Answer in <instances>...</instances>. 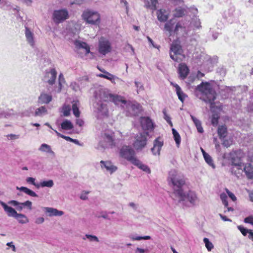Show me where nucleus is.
I'll return each instance as SVG.
<instances>
[{"label":"nucleus","instance_id":"e433bc0d","mask_svg":"<svg viewBox=\"0 0 253 253\" xmlns=\"http://www.w3.org/2000/svg\"><path fill=\"white\" fill-rule=\"evenodd\" d=\"M185 28L184 24L182 21L176 23L173 29V33L177 34L179 31H183Z\"/></svg>","mask_w":253,"mask_h":253},{"label":"nucleus","instance_id":"aec40b11","mask_svg":"<svg viewBox=\"0 0 253 253\" xmlns=\"http://www.w3.org/2000/svg\"><path fill=\"white\" fill-rule=\"evenodd\" d=\"M96 109L98 115L101 116H107L108 109L106 104L98 102L97 104Z\"/></svg>","mask_w":253,"mask_h":253},{"label":"nucleus","instance_id":"79ce46f5","mask_svg":"<svg viewBox=\"0 0 253 253\" xmlns=\"http://www.w3.org/2000/svg\"><path fill=\"white\" fill-rule=\"evenodd\" d=\"M88 239L89 242H99V240L98 237L95 235H92L90 234H85L84 237L83 238L84 240L86 239Z\"/></svg>","mask_w":253,"mask_h":253},{"label":"nucleus","instance_id":"20e7f679","mask_svg":"<svg viewBox=\"0 0 253 253\" xmlns=\"http://www.w3.org/2000/svg\"><path fill=\"white\" fill-rule=\"evenodd\" d=\"M229 156L232 165L231 172L239 177L243 172L242 167L244 166L241 159V152L240 151H233L229 153Z\"/></svg>","mask_w":253,"mask_h":253},{"label":"nucleus","instance_id":"f03ea898","mask_svg":"<svg viewBox=\"0 0 253 253\" xmlns=\"http://www.w3.org/2000/svg\"><path fill=\"white\" fill-rule=\"evenodd\" d=\"M196 91H199L201 93L199 98L206 103H210L212 107L214 104L216 92L212 88L211 85L208 82H203L197 86Z\"/></svg>","mask_w":253,"mask_h":253},{"label":"nucleus","instance_id":"9b49d317","mask_svg":"<svg viewBox=\"0 0 253 253\" xmlns=\"http://www.w3.org/2000/svg\"><path fill=\"white\" fill-rule=\"evenodd\" d=\"M111 50V43L108 40L102 37L99 40L98 51L99 52L105 55Z\"/></svg>","mask_w":253,"mask_h":253},{"label":"nucleus","instance_id":"69168bd1","mask_svg":"<svg viewBox=\"0 0 253 253\" xmlns=\"http://www.w3.org/2000/svg\"><path fill=\"white\" fill-rule=\"evenodd\" d=\"M231 144L232 141L230 140H223L222 142V145L227 148L229 147L231 145Z\"/></svg>","mask_w":253,"mask_h":253},{"label":"nucleus","instance_id":"f257e3e1","mask_svg":"<svg viewBox=\"0 0 253 253\" xmlns=\"http://www.w3.org/2000/svg\"><path fill=\"white\" fill-rule=\"evenodd\" d=\"M169 185L172 188L173 192L171 197L173 199L180 202L189 201L194 204L197 200L196 194L191 191L188 193L184 191L185 181L174 169L171 170L168 178Z\"/></svg>","mask_w":253,"mask_h":253},{"label":"nucleus","instance_id":"8fccbe9b","mask_svg":"<svg viewBox=\"0 0 253 253\" xmlns=\"http://www.w3.org/2000/svg\"><path fill=\"white\" fill-rule=\"evenodd\" d=\"M135 85L137 88V92L138 93L139 92L143 91L144 90V87L142 84L139 82H135Z\"/></svg>","mask_w":253,"mask_h":253},{"label":"nucleus","instance_id":"052dcab7","mask_svg":"<svg viewBox=\"0 0 253 253\" xmlns=\"http://www.w3.org/2000/svg\"><path fill=\"white\" fill-rule=\"evenodd\" d=\"M226 191L228 194L229 197L233 201H235L236 200V197L234 195L233 193L231 192L228 189H226Z\"/></svg>","mask_w":253,"mask_h":253},{"label":"nucleus","instance_id":"3c124183","mask_svg":"<svg viewBox=\"0 0 253 253\" xmlns=\"http://www.w3.org/2000/svg\"><path fill=\"white\" fill-rule=\"evenodd\" d=\"M23 208H27L28 210H32V203L30 201H26L23 203H21Z\"/></svg>","mask_w":253,"mask_h":253},{"label":"nucleus","instance_id":"a878e982","mask_svg":"<svg viewBox=\"0 0 253 253\" xmlns=\"http://www.w3.org/2000/svg\"><path fill=\"white\" fill-rule=\"evenodd\" d=\"M171 84L175 88L176 94L178 96V99L183 102L186 95L183 93L180 86L176 84L171 82Z\"/></svg>","mask_w":253,"mask_h":253},{"label":"nucleus","instance_id":"c85d7f7f","mask_svg":"<svg viewBox=\"0 0 253 253\" xmlns=\"http://www.w3.org/2000/svg\"><path fill=\"white\" fill-rule=\"evenodd\" d=\"M39 150L42 152L48 153L53 156H55V153L52 150L50 146L46 144H42L40 147L39 148Z\"/></svg>","mask_w":253,"mask_h":253},{"label":"nucleus","instance_id":"393cba45","mask_svg":"<svg viewBox=\"0 0 253 253\" xmlns=\"http://www.w3.org/2000/svg\"><path fill=\"white\" fill-rule=\"evenodd\" d=\"M132 164L137 167L139 169L142 170L143 171L148 173H150L151 172V170L149 168V167L147 165L143 164L140 160H139L137 158L135 160H134Z\"/></svg>","mask_w":253,"mask_h":253},{"label":"nucleus","instance_id":"bf43d9fd","mask_svg":"<svg viewBox=\"0 0 253 253\" xmlns=\"http://www.w3.org/2000/svg\"><path fill=\"white\" fill-rule=\"evenodd\" d=\"M85 0H74V1H70L69 5L70 6L73 5V4H81Z\"/></svg>","mask_w":253,"mask_h":253},{"label":"nucleus","instance_id":"680f3d73","mask_svg":"<svg viewBox=\"0 0 253 253\" xmlns=\"http://www.w3.org/2000/svg\"><path fill=\"white\" fill-rule=\"evenodd\" d=\"M163 113L164 114V119L170 125V126H172V123L170 121V118L169 116L165 111H163Z\"/></svg>","mask_w":253,"mask_h":253},{"label":"nucleus","instance_id":"dca6fc26","mask_svg":"<svg viewBox=\"0 0 253 253\" xmlns=\"http://www.w3.org/2000/svg\"><path fill=\"white\" fill-rule=\"evenodd\" d=\"M100 163L101 169H105L111 174L116 171L117 169V167L114 166L110 161H101Z\"/></svg>","mask_w":253,"mask_h":253},{"label":"nucleus","instance_id":"0e129e2a","mask_svg":"<svg viewBox=\"0 0 253 253\" xmlns=\"http://www.w3.org/2000/svg\"><path fill=\"white\" fill-rule=\"evenodd\" d=\"M121 4H123L126 8V13H128V3L126 0H120Z\"/></svg>","mask_w":253,"mask_h":253},{"label":"nucleus","instance_id":"6e6552de","mask_svg":"<svg viewBox=\"0 0 253 253\" xmlns=\"http://www.w3.org/2000/svg\"><path fill=\"white\" fill-rule=\"evenodd\" d=\"M120 156L126 159L131 163L136 158L135 157V152L131 147L127 146H124L120 151Z\"/></svg>","mask_w":253,"mask_h":253},{"label":"nucleus","instance_id":"ea45409f","mask_svg":"<svg viewBox=\"0 0 253 253\" xmlns=\"http://www.w3.org/2000/svg\"><path fill=\"white\" fill-rule=\"evenodd\" d=\"M47 109L44 106H42L38 108L35 113V116H42L47 114Z\"/></svg>","mask_w":253,"mask_h":253},{"label":"nucleus","instance_id":"7ed1b4c3","mask_svg":"<svg viewBox=\"0 0 253 253\" xmlns=\"http://www.w3.org/2000/svg\"><path fill=\"white\" fill-rule=\"evenodd\" d=\"M95 97L98 101L104 102L111 101L116 105H119L122 101V96L114 94L107 88H100L96 92Z\"/></svg>","mask_w":253,"mask_h":253},{"label":"nucleus","instance_id":"cd10ccee","mask_svg":"<svg viewBox=\"0 0 253 253\" xmlns=\"http://www.w3.org/2000/svg\"><path fill=\"white\" fill-rule=\"evenodd\" d=\"M175 22L173 19H170L168 21L165 25L164 29L166 31L169 32V35H171L173 33V29L174 28V25Z\"/></svg>","mask_w":253,"mask_h":253},{"label":"nucleus","instance_id":"774afa93","mask_svg":"<svg viewBox=\"0 0 253 253\" xmlns=\"http://www.w3.org/2000/svg\"><path fill=\"white\" fill-rule=\"evenodd\" d=\"M148 252L147 249H143L140 248H137L135 250V253H145Z\"/></svg>","mask_w":253,"mask_h":253},{"label":"nucleus","instance_id":"c9c22d12","mask_svg":"<svg viewBox=\"0 0 253 253\" xmlns=\"http://www.w3.org/2000/svg\"><path fill=\"white\" fill-rule=\"evenodd\" d=\"M54 185V182L52 180L50 179L47 181H42L39 183V188L40 187H47L48 188H51Z\"/></svg>","mask_w":253,"mask_h":253},{"label":"nucleus","instance_id":"5fc2aeb1","mask_svg":"<svg viewBox=\"0 0 253 253\" xmlns=\"http://www.w3.org/2000/svg\"><path fill=\"white\" fill-rule=\"evenodd\" d=\"M238 228L241 232V233L244 236H246L247 233H248L249 231H250L249 229H246L241 226H239L238 227Z\"/></svg>","mask_w":253,"mask_h":253},{"label":"nucleus","instance_id":"72a5a7b5","mask_svg":"<svg viewBox=\"0 0 253 253\" xmlns=\"http://www.w3.org/2000/svg\"><path fill=\"white\" fill-rule=\"evenodd\" d=\"M25 35L28 42L33 46L34 43L33 34L28 28H26Z\"/></svg>","mask_w":253,"mask_h":253},{"label":"nucleus","instance_id":"423d86ee","mask_svg":"<svg viewBox=\"0 0 253 253\" xmlns=\"http://www.w3.org/2000/svg\"><path fill=\"white\" fill-rule=\"evenodd\" d=\"M82 17L87 23L92 25H98L100 21V15L99 13L94 10H86L84 11Z\"/></svg>","mask_w":253,"mask_h":253},{"label":"nucleus","instance_id":"c756f323","mask_svg":"<svg viewBox=\"0 0 253 253\" xmlns=\"http://www.w3.org/2000/svg\"><path fill=\"white\" fill-rule=\"evenodd\" d=\"M16 189H17L20 191H22L30 196H32L33 197H38V195L35 192H34L33 191L31 190V189L28 188L27 187H23V186L19 187L17 186V187H16Z\"/></svg>","mask_w":253,"mask_h":253},{"label":"nucleus","instance_id":"f8f14e48","mask_svg":"<svg viewBox=\"0 0 253 253\" xmlns=\"http://www.w3.org/2000/svg\"><path fill=\"white\" fill-rule=\"evenodd\" d=\"M74 43L76 47V51L77 53L80 54L82 52L83 54L86 55L90 52V47L86 42L76 40Z\"/></svg>","mask_w":253,"mask_h":253},{"label":"nucleus","instance_id":"39448f33","mask_svg":"<svg viewBox=\"0 0 253 253\" xmlns=\"http://www.w3.org/2000/svg\"><path fill=\"white\" fill-rule=\"evenodd\" d=\"M169 54L170 58L177 62L182 61L185 57L181 46L177 43H172L171 45Z\"/></svg>","mask_w":253,"mask_h":253},{"label":"nucleus","instance_id":"412c9836","mask_svg":"<svg viewBox=\"0 0 253 253\" xmlns=\"http://www.w3.org/2000/svg\"><path fill=\"white\" fill-rule=\"evenodd\" d=\"M0 204L3 207L4 211L8 216L15 217L18 213L16 210L8 206L5 203L0 201Z\"/></svg>","mask_w":253,"mask_h":253},{"label":"nucleus","instance_id":"09e8293b","mask_svg":"<svg viewBox=\"0 0 253 253\" xmlns=\"http://www.w3.org/2000/svg\"><path fill=\"white\" fill-rule=\"evenodd\" d=\"M220 199L222 202L223 204L225 207H227L228 205V202L227 201V196L226 194L223 193L220 194Z\"/></svg>","mask_w":253,"mask_h":253},{"label":"nucleus","instance_id":"a211bd4d","mask_svg":"<svg viewBox=\"0 0 253 253\" xmlns=\"http://www.w3.org/2000/svg\"><path fill=\"white\" fill-rule=\"evenodd\" d=\"M102 137L108 146L111 147L115 146V139L113 132H105L102 134Z\"/></svg>","mask_w":253,"mask_h":253},{"label":"nucleus","instance_id":"0eeeda50","mask_svg":"<svg viewBox=\"0 0 253 253\" xmlns=\"http://www.w3.org/2000/svg\"><path fill=\"white\" fill-rule=\"evenodd\" d=\"M121 106L126 110L127 115H136L140 111V105L137 103L127 101L122 97V101H120Z\"/></svg>","mask_w":253,"mask_h":253},{"label":"nucleus","instance_id":"603ef678","mask_svg":"<svg viewBox=\"0 0 253 253\" xmlns=\"http://www.w3.org/2000/svg\"><path fill=\"white\" fill-rule=\"evenodd\" d=\"M218 117L216 114H213L211 119V124L213 126H216L218 124Z\"/></svg>","mask_w":253,"mask_h":253},{"label":"nucleus","instance_id":"f704fd0d","mask_svg":"<svg viewBox=\"0 0 253 253\" xmlns=\"http://www.w3.org/2000/svg\"><path fill=\"white\" fill-rule=\"evenodd\" d=\"M218 134L220 139L224 138L227 135V128L223 126H219L217 130Z\"/></svg>","mask_w":253,"mask_h":253},{"label":"nucleus","instance_id":"1a4fd4ad","mask_svg":"<svg viewBox=\"0 0 253 253\" xmlns=\"http://www.w3.org/2000/svg\"><path fill=\"white\" fill-rule=\"evenodd\" d=\"M148 132L140 133L135 137V140L133 143V146L136 150H141L144 148L147 144V136Z\"/></svg>","mask_w":253,"mask_h":253},{"label":"nucleus","instance_id":"49530a36","mask_svg":"<svg viewBox=\"0 0 253 253\" xmlns=\"http://www.w3.org/2000/svg\"><path fill=\"white\" fill-rule=\"evenodd\" d=\"M27 183L34 185L36 188H39V183L35 182V178L32 177H28L26 179Z\"/></svg>","mask_w":253,"mask_h":253},{"label":"nucleus","instance_id":"4c0bfd02","mask_svg":"<svg viewBox=\"0 0 253 253\" xmlns=\"http://www.w3.org/2000/svg\"><path fill=\"white\" fill-rule=\"evenodd\" d=\"M8 204L11 205L14 207H16V208L18 211H21L23 209V207L21 203L18 202L15 200H11L8 202Z\"/></svg>","mask_w":253,"mask_h":253},{"label":"nucleus","instance_id":"bb28decb","mask_svg":"<svg viewBox=\"0 0 253 253\" xmlns=\"http://www.w3.org/2000/svg\"><path fill=\"white\" fill-rule=\"evenodd\" d=\"M178 71L180 77L185 79L187 76L189 70L185 64H180Z\"/></svg>","mask_w":253,"mask_h":253},{"label":"nucleus","instance_id":"ddd939ff","mask_svg":"<svg viewBox=\"0 0 253 253\" xmlns=\"http://www.w3.org/2000/svg\"><path fill=\"white\" fill-rule=\"evenodd\" d=\"M139 122L143 130L152 131L154 129L155 127L154 124L149 117H141Z\"/></svg>","mask_w":253,"mask_h":253},{"label":"nucleus","instance_id":"338daca9","mask_svg":"<svg viewBox=\"0 0 253 253\" xmlns=\"http://www.w3.org/2000/svg\"><path fill=\"white\" fill-rule=\"evenodd\" d=\"M190 117L193 121V122H194V124L195 126H197L199 124H201V122L198 120L197 118H196L195 117H194L193 116H192V115H190Z\"/></svg>","mask_w":253,"mask_h":253},{"label":"nucleus","instance_id":"c03bdc74","mask_svg":"<svg viewBox=\"0 0 253 253\" xmlns=\"http://www.w3.org/2000/svg\"><path fill=\"white\" fill-rule=\"evenodd\" d=\"M205 161L206 163L210 166L211 167H212L213 169H214L215 168V166L213 163V160L212 158L208 154L207 155L205 156L204 157Z\"/></svg>","mask_w":253,"mask_h":253},{"label":"nucleus","instance_id":"f3484780","mask_svg":"<svg viewBox=\"0 0 253 253\" xmlns=\"http://www.w3.org/2000/svg\"><path fill=\"white\" fill-rule=\"evenodd\" d=\"M42 210L48 216H61L64 214V212L62 211H59L56 209L50 207H42Z\"/></svg>","mask_w":253,"mask_h":253},{"label":"nucleus","instance_id":"b1692460","mask_svg":"<svg viewBox=\"0 0 253 253\" xmlns=\"http://www.w3.org/2000/svg\"><path fill=\"white\" fill-rule=\"evenodd\" d=\"M52 97L50 94L42 92L38 98V101L41 104H48L51 100Z\"/></svg>","mask_w":253,"mask_h":253},{"label":"nucleus","instance_id":"a19ab883","mask_svg":"<svg viewBox=\"0 0 253 253\" xmlns=\"http://www.w3.org/2000/svg\"><path fill=\"white\" fill-rule=\"evenodd\" d=\"M172 131L176 145L178 147L181 142L180 136L174 128L172 129Z\"/></svg>","mask_w":253,"mask_h":253},{"label":"nucleus","instance_id":"864d4df0","mask_svg":"<svg viewBox=\"0 0 253 253\" xmlns=\"http://www.w3.org/2000/svg\"><path fill=\"white\" fill-rule=\"evenodd\" d=\"M54 131L55 132V133L57 134V135L64 139H65L67 141H73V139L70 138L69 136H65L63 134H61V133H59L58 131H57L56 130H54Z\"/></svg>","mask_w":253,"mask_h":253},{"label":"nucleus","instance_id":"9d476101","mask_svg":"<svg viewBox=\"0 0 253 253\" xmlns=\"http://www.w3.org/2000/svg\"><path fill=\"white\" fill-rule=\"evenodd\" d=\"M69 17L68 11L65 9L54 10L53 13V20L59 24L66 20Z\"/></svg>","mask_w":253,"mask_h":253},{"label":"nucleus","instance_id":"e2e57ef3","mask_svg":"<svg viewBox=\"0 0 253 253\" xmlns=\"http://www.w3.org/2000/svg\"><path fill=\"white\" fill-rule=\"evenodd\" d=\"M70 87L75 91H77L80 89L79 86L76 83H72L70 85Z\"/></svg>","mask_w":253,"mask_h":253},{"label":"nucleus","instance_id":"2f4dec72","mask_svg":"<svg viewBox=\"0 0 253 253\" xmlns=\"http://www.w3.org/2000/svg\"><path fill=\"white\" fill-rule=\"evenodd\" d=\"M14 218L21 224H26L29 222L28 218L24 214L17 213L16 217Z\"/></svg>","mask_w":253,"mask_h":253},{"label":"nucleus","instance_id":"473e14b6","mask_svg":"<svg viewBox=\"0 0 253 253\" xmlns=\"http://www.w3.org/2000/svg\"><path fill=\"white\" fill-rule=\"evenodd\" d=\"M80 103L79 101H74L72 102V110L74 115L76 117H79L80 115V112L79 109Z\"/></svg>","mask_w":253,"mask_h":253},{"label":"nucleus","instance_id":"4be33fe9","mask_svg":"<svg viewBox=\"0 0 253 253\" xmlns=\"http://www.w3.org/2000/svg\"><path fill=\"white\" fill-rule=\"evenodd\" d=\"M243 172L244 171L247 177L249 179L253 178V166L250 164H244L242 167Z\"/></svg>","mask_w":253,"mask_h":253},{"label":"nucleus","instance_id":"7c9ffc66","mask_svg":"<svg viewBox=\"0 0 253 253\" xmlns=\"http://www.w3.org/2000/svg\"><path fill=\"white\" fill-rule=\"evenodd\" d=\"M145 6L152 10L156 9V5L158 3L157 0H144Z\"/></svg>","mask_w":253,"mask_h":253},{"label":"nucleus","instance_id":"a18cd8bd","mask_svg":"<svg viewBox=\"0 0 253 253\" xmlns=\"http://www.w3.org/2000/svg\"><path fill=\"white\" fill-rule=\"evenodd\" d=\"M203 241L205 244V246L209 251H211L213 248V245L207 238H204Z\"/></svg>","mask_w":253,"mask_h":253},{"label":"nucleus","instance_id":"13d9d810","mask_svg":"<svg viewBox=\"0 0 253 253\" xmlns=\"http://www.w3.org/2000/svg\"><path fill=\"white\" fill-rule=\"evenodd\" d=\"M44 221V218L43 217H39L36 218L35 223L37 224H41Z\"/></svg>","mask_w":253,"mask_h":253},{"label":"nucleus","instance_id":"6ab92c4d","mask_svg":"<svg viewBox=\"0 0 253 253\" xmlns=\"http://www.w3.org/2000/svg\"><path fill=\"white\" fill-rule=\"evenodd\" d=\"M163 145V141L161 140L160 137L157 138L154 140V146L151 149L153 154L155 155L160 154L161 149Z\"/></svg>","mask_w":253,"mask_h":253},{"label":"nucleus","instance_id":"6e6d98bb","mask_svg":"<svg viewBox=\"0 0 253 253\" xmlns=\"http://www.w3.org/2000/svg\"><path fill=\"white\" fill-rule=\"evenodd\" d=\"M6 136L9 140H15V139H17L19 138V135H16V134H7Z\"/></svg>","mask_w":253,"mask_h":253},{"label":"nucleus","instance_id":"58836bf2","mask_svg":"<svg viewBox=\"0 0 253 253\" xmlns=\"http://www.w3.org/2000/svg\"><path fill=\"white\" fill-rule=\"evenodd\" d=\"M61 128L63 129L69 130L73 128L72 123L69 120H65L61 124Z\"/></svg>","mask_w":253,"mask_h":253},{"label":"nucleus","instance_id":"4d7b16f0","mask_svg":"<svg viewBox=\"0 0 253 253\" xmlns=\"http://www.w3.org/2000/svg\"><path fill=\"white\" fill-rule=\"evenodd\" d=\"M244 222L247 223H250L253 225V216H249L244 219Z\"/></svg>","mask_w":253,"mask_h":253},{"label":"nucleus","instance_id":"5701e85b","mask_svg":"<svg viewBox=\"0 0 253 253\" xmlns=\"http://www.w3.org/2000/svg\"><path fill=\"white\" fill-rule=\"evenodd\" d=\"M157 14L158 19L160 22H166L169 18V13L165 9H159L158 10Z\"/></svg>","mask_w":253,"mask_h":253},{"label":"nucleus","instance_id":"37998d69","mask_svg":"<svg viewBox=\"0 0 253 253\" xmlns=\"http://www.w3.org/2000/svg\"><path fill=\"white\" fill-rule=\"evenodd\" d=\"M185 10L182 8H177L175 9L173 16L175 17H180L184 15Z\"/></svg>","mask_w":253,"mask_h":253},{"label":"nucleus","instance_id":"de8ad7c7","mask_svg":"<svg viewBox=\"0 0 253 253\" xmlns=\"http://www.w3.org/2000/svg\"><path fill=\"white\" fill-rule=\"evenodd\" d=\"M71 107L70 105H64L63 107V113L64 116H68L70 114Z\"/></svg>","mask_w":253,"mask_h":253},{"label":"nucleus","instance_id":"2eb2a0df","mask_svg":"<svg viewBox=\"0 0 253 253\" xmlns=\"http://www.w3.org/2000/svg\"><path fill=\"white\" fill-rule=\"evenodd\" d=\"M104 73L105 74H99L98 76L109 80L112 83L114 84H121L122 82H123V81L121 79L110 74L108 72L104 71Z\"/></svg>","mask_w":253,"mask_h":253},{"label":"nucleus","instance_id":"4468645a","mask_svg":"<svg viewBox=\"0 0 253 253\" xmlns=\"http://www.w3.org/2000/svg\"><path fill=\"white\" fill-rule=\"evenodd\" d=\"M57 76V72L54 68L50 69L49 71L45 72L43 77L44 82L48 83L50 85H53L55 81Z\"/></svg>","mask_w":253,"mask_h":253}]
</instances>
